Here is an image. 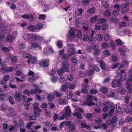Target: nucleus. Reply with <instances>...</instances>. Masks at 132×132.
<instances>
[{
  "label": "nucleus",
  "instance_id": "0e129e2a",
  "mask_svg": "<svg viewBox=\"0 0 132 132\" xmlns=\"http://www.w3.org/2000/svg\"><path fill=\"white\" fill-rule=\"evenodd\" d=\"M103 53L104 55L107 56L109 55L110 54V51L107 50H106L103 52Z\"/></svg>",
  "mask_w": 132,
  "mask_h": 132
},
{
  "label": "nucleus",
  "instance_id": "9b49d317",
  "mask_svg": "<svg viewBox=\"0 0 132 132\" xmlns=\"http://www.w3.org/2000/svg\"><path fill=\"white\" fill-rule=\"evenodd\" d=\"M126 77V72H125L124 70H123L121 71V74L120 75V78L121 80V82L124 81Z\"/></svg>",
  "mask_w": 132,
  "mask_h": 132
},
{
  "label": "nucleus",
  "instance_id": "f8f14e48",
  "mask_svg": "<svg viewBox=\"0 0 132 132\" xmlns=\"http://www.w3.org/2000/svg\"><path fill=\"white\" fill-rule=\"evenodd\" d=\"M2 70H5V72H11L13 69V68L12 67H10L9 68H7L6 66L4 65H2Z\"/></svg>",
  "mask_w": 132,
  "mask_h": 132
},
{
  "label": "nucleus",
  "instance_id": "8fccbe9b",
  "mask_svg": "<svg viewBox=\"0 0 132 132\" xmlns=\"http://www.w3.org/2000/svg\"><path fill=\"white\" fill-rule=\"evenodd\" d=\"M126 121L127 122H130L132 121V118L129 116H127L125 118Z\"/></svg>",
  "mask_w": 132,
  "mask_h": 132
},
{
  "label": "nucleus",
  "instance_id": "9d476101",
  "mask_svg": "<svg viewBox=\"0 0 132 132\" xmlns=\"http://www.w3.org/2000/svg\"><path fill=\"white\" fill-rule=\"evenodd\" d=\"M126 86L127 90L129 92H132V84L128 82V81H126Z\"/></svg>",
  "mask_w": 132,
  "mask_h": 132
},
{
  "label": "nucleus",
  "instance_id": "a19ab883",
  "mask_svg": "<svg viewBox=\"0 0 132 132\" xmlns=\"http://www.w3.org/2000/svg\"><path fill=\"white\" fill-rule=\"evenodd\" d=\"M116 109L117 112L119 114H121L122 113V111L121 108L119 106L116 107Z\"/></svg>",
  "mask_w": 132,
  "mask_h": 132
},
{
  "label": "nucleus",
  "instance_id": "3c124183",
  "mask_svg": "<svg viewBox=\"0 0 132 132\" xmlns=\"http://www.w3.org/2000/svg\"><path fill=\"white\" fill-rule=\"evenodd\" d=\"M101 46L103 48H106L108 47L109 44L106 43H104L102 44Z\"/></svg>",
  "mask_w": 132,
  "mask_h": 132
},
{
  "label": "nucleus",
  "instance_id": "f704fd0d",
  "mask_svg": "<svg viewBox=\"0 0 132 132\" xmlns=\"http://www.w3.org/2000/svg\"><path fill=\"white\" fill-rule=\"evenodd\" d=\"M58 103L61 105L66 104L67 103L63 99H59L58 100Z\"/></svg>",
  "mask_w": 132,
  "mask_h": 132
},
{
  "label": "nucleus",
  "instance_id": "a878e982",
  "mask_svg": "<svg viewBox=\"0 0 132 132\" xmlns=\"http://www.w3.org/2000/svg\"><path fill=\"white\" fill-rule=\"evenodd\" d=\"M27 28L28 30L31 31H35V27L32 25H28Z\"/></svg>",
  "mask_w": 132,
  "mask_h": 132
},
{
  "label": "nucleus",
  "instance_id": "f03ea898",
  "mask_svg": "<svg viewBox=\"0 0 132 132\" xmlns=\"http://www.w3.org/2000/svg\"><path fill=\"white\" fill-rule=\"evenodd\" d=\"M37 48V50H40L42 48L39 44L37 42H33L29 44L28 47V50L29 51L31 50V49L35 50Z\"/></svg>",
  "mask_w": 132,
  "mask_h": 132
},
{
  "label": "nucleus",
  "instance_id": "bf43d9fd",
  "mask_svg": "<svg viewBox=\"0 0 132 132\" xmlns=\"http://www.w3.org/2000/svg\"><path fill=\"white\" fill-rule=\"evenodd\" d=\"M128 11V8H123L121 10L122 13L125 14Z\"/></svg>",
  "mask_w": 132,
  "mask_h": 132
},
{
  "label": "nucleus",
  "instance_id": "c756f323",
  "mask_svg": "<svg viewBox=\"0 0 132 132\" xmlns=\"http://www.w3.org/2000/svg\"><path fill=\"white\" fill-rule=\"evenodd\" d=\"M100 90L103 93H106L108 91V89L106 87H102L100 89Z\"/></svg>",
  "mask_w": 132,
  "mask_h": 132
},
{
  "label": "nucleus",
  "instance_id": "49530a36",
  "mask_svg": "<svg viewBox=\"0 0 132 132\" xmlns=\"http://www.w3.org/2000/svg\"><path fill=\"white\" fill-rule=\"evenodd\" d=\"M26 46L24 43H21L20 44L19 46V49L22 50L26 47Z\"/></svg>",
  "mask_w": 132,
  "mask_h": 132
},
{
  "label": "nucleus",
  "instance_id": "0eeeda50",
  "mask_svg": "<svg viewBox=\"0 0 132 132\" xmlns=\"http://www.w3.org/2000/svg\"><path fill=\"white\" fill-rule=\"evenodd\" d=\"M23 38L25 40L30 43L33 41V34H25L24 35Z\"/></svg>",
  "mask_w": 132,
  "mask_h": 132
},
{
  "label": "nucleus",
  "instance_id": "4d7b16f0",
  "mask_svg": "<svg viewBox=\"0 0 132 132\" xmlns=\"http://www.w3.org/2000/svg\"><path fill=\"white\" fill-rule=\"evenodd\" d=\"M119 25L121 27H125L126 26V23L124 22H121L119 23Z\"/></svg>",
  "mask_w": 132,
  "mask_h": 132
},
{
  "label": "nucleus",
  "instance_id": "423d86ee",
  "mask_svg": "<svg viewBox=\"0 0 132 132\" xmlns=\"http://www.w3.org/2000/svg\"><path fill=\"white\" fill-rule=\"evenodd\" d=\"M24 57L25 58H28L29 57L30 59H28L27 61L28 64L31 63L33 64H35L36 62L37 61V58L32 55L30 56H24Z\"/></svg>",
  "mask_w": 132,
  "mask_h": 132
},
{
  "label": "nucleus",
  "instance_id": "5fc2aeb1",
  "mask_svg": "<svg viewBox=\"0 0 132 132\" xmlns=\"http://www.w3.org/2000/svg\"><path fill=\"white\" fill-rule=\"evenodd\" d=\"M8 107L4 105H2L1 106V109L2 111H4L6 109L7 110Z\"/></svg>",
  "mask_w": 132,
  "mask_h": 132
},
{
  "label": "nucleus",
  "instance_id": "6e6552de",
  "mask_svg": "<svg viewBox=\"0 0 132 132\" xmlns=\"http://www.w3.org/2000/svg\"><path fill=\"white\" fill-rule=\"evenodd\" d=\"M49 62V60L48 59H46L44 61H40V65L41 66L48 67Z\"/></svg>",
  "mask_w": 132,
  "mask_h": 132
},
{
  "label": "nucleus",
  "instance_id": "c85d7f7f",
  "mask_svg": "<svg viewBox=\"0 0 132 132\" xmlns=\"http://www.w3.org/2000/svg\"><path fill=\"white\" fill-rule=\"evenodd\" d=\"M96 46L95 45H92L91 46H89L87 47V50L88 52L90 51L93 48L94 49V47H96Z\"/></svg>",
  "mask_w": 132,
  "mask_h": 132
},
{
  "label": "nucleus",
  "instance_id": "dca6fc26",
  "mask_svg": "<svg viewBox=\"0 0 132 132\" xmlns=\"http://www.w3.org/2000/svg\"><path fill=\"white\" fill-rule=\"evenodd\" d=\"M34 123V122H29L27 123L26 126L27 128L30 130L34 128V126L32 125V124Z\"/></svg>",
  "mask_w": 132,
  "mask_h": 132
},
{
  "label": "nucleus",
  "instance_id": "5701e85b",
  "mask_svg": "<svg viewBox=\"0 0 132 132\" xmlns=\"http://www.w3.org/2000/svg\"><path fill=\"white\" fill-rule=\"evenodd\" d=\"M103 37L102 35L101 34H97L96 36V40L98 41H101Z\"/></svg>",
  "mask_w": 132,
  "mask_h": 132
},
{
  "label": "nucleus",
  "instance_id": "37998d69",
  "mask_svg": "<svg viewBox=\"0 0 132 132\" xmlns=\"http://www.w3.org/2000/svg\"><path fill=\"white\" fill-rule=\"evenodd\" d=\"M7 96V95L5 94H0V100L2 101H4L5 99L4 97Z\"/></svg>",
  "mask_w": 132,
  "mask_h": 132
},
{
  "label": "nucleus",
  "instance_id": "052dcab7",
  "mask_svg": "<svg viewBox=\"0 0 132 132\" xmlns=\"http://www.w3.org/2000/svg\"><path fill=\"white\" fill-rule=\"evenodd\" d=\"M67 78L70 81H71L73 79V77L70 75H69L67 76Z\"/></svg>",
  "mask_w": 132,
  "mask_h": 132
},
{
  "label": "nucleus",
  "instance_id": "2f4dec72",
  "mask_svg": "<svg viewBox=\"0 0 132 132\" xmlns=\"http://www.w3.org/2000/svg\"><path fill=\"white\" fill-rule=\"evenodd\" d=\"M81 126L83 128H85L88 130H89L90 129V126L87 125L84 123H82L81 124Z\"/></svg>",
  "mask_w": 132,
  "mask_h": 132
},
{
  "label": "nucleus",
  "instance_id": "864d4df0",
  "mask_svg": "<svg viewBox=\"0 0 132 132\" xmlns=\"http://www.w3.org/2000/svg\"><path fill=\"white\" fill-rule=\"evenodd\" d=\"M35 111L36 112H35V111L34 110V114L36 115L37 116H40V114L39 112H41L40 109H39V110H37Z\"/></svg>",
  "mask_w": 132,
  "mask_h": 132
},
{
  "label": "nucleus",
  "instance_id": "39448f33",
  "mask_svg": "<svg viewBox=\"0 0 132 132\" xmlns=\"http://www.w3.org/2000/svg\"><path fill=\"white\" fill-rule=\"evenodd\" d=\"M67 47H69L68 51L69 56H71L76 53L75 49L73 45L72 44H69L67 45Z\"/></svg>",
  "mask_w": 132,
  "mask_h": 132
},
{
  "label": "nucleus",
  "instance_id": "603ef678",
  "mask_svg": "<svg viewBox=\"0 0 132 132\" xmlns=\"http://www.w3.org/2000/svg\"><path fill=\"white\" fill-rule=\"evenodd\" d=\"M106 20H105L104 18H101L98 20V23L99 24H102Z\"/></svg>",
  "mask_w": 132,
  "mask_h": 132
},
{
  "label": "nucleus",
  "instance_id": "69168bd1",
  "mask_svg": "<svg viewBox=\"0 0 132 132\" xmlns=\"http://www.w3.org/2000/svg\"><path fill=\"white\" fill-rule=\"evenodd\" d=\"M110 45L111 48L113 50L116 49V47L114 46V44L113 41H111L110 43Z\"/></svg>",
  "mask_w": 132,
  "mask_h": 132
},
{
  "label": "nucleus",
  "instance_id": "b1692460",
  "mask_svg": "<svg viewBox=\"0 0 132 132\" xmlns=\"http://www.w3.org/2000/svg\"><path fill=\"white\" fill-rule=\"evenodd\" d=\"M33 109L35 111V112L37 110H39L40 109L39 108L38 103L36 102L34 103L33 104Z\"/></svg>",
  "mask_w": 132,
  "mask_h": 132
},
{
  "label": "nucleus",
  "instance_id": "e433bc0d",
  "mask_svg": "<svg viewBox=\"0 0 132 132\" xmlns=\"http://www.w3.org/2000/svg\"><path fill=\"white\" fill-rule=\"evenodd\" d=\"M13 99V97L11 96H10L9 98V101L10 103L12 105H14V101Z\"/></svg>",
  "mask_w": 132,
  "mask_h": 132
},
{
  "label": "nucleus",
  "instance_id": "ddd939ff",
  "mask_svg": "<svg viewBox=\"0 0 132 132\" xmlns=\"http://www.w3.org/2000/svg\"><path fill=\"white\" fill-rule=\"evenodd\" d=\"M28 75V76L32 77H30L29 78V80L31 81H33V80H34V72L31 71L30 70Z\"/></svg>",
  "mask_w": 132,
  "mask_h": 132
},
{
  "label": "nucleus",
  "instance_id": "f3484780",
  "mask_svg": "<svg viewBox=\"0 0 132 132\" xmlns=\"http://www.w3.org/2000/svg\"><path fill=\"white\" fill-rule=\"evenodd\" d=\"M100 66L102 70L106 69V65L104 62L102 60H101L99 62Z\"/></svg>",
  "mask_w": 132,
  "mask_h": 132
},
{
  "label": "nucleus",
  "instance_id": "72a5a7b5",
  "mask_svg": "<svg viewBox=\"0 0 132 132\" xmlns=\"http://www.w3.org/2000/svg\"><path fill=\"white\" fill-rule=\"evenodd\" d=\"M38 4L40 6L42 5L43 7H45V2L42 0H39L38 1Z\"/></svg>",
  "mask_w": 132,
  "mask_h": 132
},
{
  "label": "nucleus",
  "instance_id": "bb28decb",
  "mask_svg": "<svg viewBox=\"0 0 132 132\" xmlns=\"http://www.w3.org/2000/svg\"><path fill=\"white\" fill-rule=\"evenodd\" d=\"M14 37L12 36H11L10 35H8L7 37V40L9 42H12L14 40Z\"/></svg>",
  "mask_w": 132,
  "mask_h": 132
},
{
  "label": "nucleus",
  "instance_id": "de8ad7c7",
  "mask_svg": "<svg viewBox=\"0 0 132 132\" xmlns=\"http://www.w3.org/2000/svg\"><path fill=\"white\" fill-rule=\"evenodd\" d=\"M7 110L9 112L7 113V115L8 116H10L13 111V109L12 108H8Z\"/></svg>",
  "mask_w": 132,
  "mask_h": 132
},
{
  "label": "nucleus",
  "instance_id": "13d9d810",
  "mask_svg": "<svg viewBox=\"0 0 132 132\" xmlns=\"http://www.w3.org/2000/svg\"><path fill=\"white\" fill-rule=\"evenodd\" d=\"M77 37L79 38L82 37L81 32L80 30H79L77 31Z\"/></svg>",
  "mask_w": 132,
  "mask_h": 132
},
{
  "label": "nucleus",
  "instance_id": "6e6d98bb",
  "mask_svg": "<svg viewBox=\"0 0 132 132\" xmlns=\"http://www.w3.org/2000/svg\"><path fill=\"white\" fill-rule=\"evenodd\" d=\"M95 121L96 123L99 124H100L102 122V121L101 119L98 118H96L95 119Z\"/></svg>",
  "mask_w": 132,
  "mask_h": 132
},
{
  "label": "nucleus",
  "instance_id": "ea45409f",
  "mask_svg": "<svg viewBox=\"0 0 132 132\" xmlns=\"http://www.w3.org/2000/svg\"><path fill=\"white\" fill-rule=\"evenodd\" d=\"M98 16L97 15L95 16H94L91 17L90 19L91 22H94L98 18Z\"/></svg>",
  "mask_w": 132,
  "mask_h": 132
},
{
  "label": "nucleus",
  "instance_id": "09e8293b",
  "mask_svg": "<svg viewBox=\"0 0 132 132\" xmlns=\"http://www.w3.org/2000/svg\"><path fill=\"white\" fill-rule=\"evenodd\" d=\"M92 67L97 72H98L100 70L99 68L96 65H92Z\"/></svg>",
  "mask_w": 132,
  "mask_h": 132
},
{
  "label": "nucleus",
  "instance_id": "1a4fd4ad",
  "mask_svg": "<svg viewBox=\"0 0 132 132\" xmlns=\"http://www.w3.org/2000/svg\"><path fill=\"white\" fill-rule=\"evenodd\" d=\"M94 38H90L87 34H85L83 36V40L84 41L90 42L94 41Z\"/></svg>",
  "mask_w": 132,
  "mask_h": 132
},
{
  "label": "nucleus",
  "instance_id": "393cba45",
  "mask_svg": "<svg viewBox=\"0 0 132 132\" xmlns=\"http://www.w3.org/2000/svg\"><path fill=\"white\" fill-rule=\"evenodd\" d=\"M122 82H121V80L120 79H118L116 80V82L117 86L119 87L121 86L122 84Z\"/></svg>",
  "mask_w": 132,
  "mask_h": 132
},
{
  "label": "nucleus",
  "instance_id": "680f3d73",
  "mask_svg": "<svg viewBox=\"0 0 132 132\" xmlns=\"http://www.w3.org/2000/svg\"><path fill=\"white\" fill-rule=\"evenodd\" d=\"M10 76L9 75H6L4 77L3 80L4 81H7L9 79Z\"/></svg>",
  "mask_w": 132,
  "mask_h": 132
},
{
  "label": "nucleus",
  "instance_id": "aec40b11",
  "mask_svg": "<svg viewBox=\"0 0 132 132\" xmlns=\"http://www.w3.org/2000/svg\"><path fill=\"white\" fill-rule=\"evenodd\" d=\"M42 92V90H41L37 89H31L30 91L31 93L33 94H36L37 93H40Z\"/></svg>",
  "mask_w": 132,
  "mask_h": 132
},
{
  "label": "nucleus",
  "instance_id": "7ed1b4c3",
  "mask_svg": "<svg viewBox=\"0 0 132 132\" xmlns=\"http://www.w3.org/2000/svg\"><path fill=\"white\" fill-rule=\"evenodd\" d=\"M87 99V104L88 106H91L95 104V103L93 102L94 100L95 101H97V99L94 96L90 95H87L86 96Z\"/></svg>",
  "mask_w": 132,
  "mask_h": 132
},
{
  "label": "nucleus",
  "instance_id": "79ce46f5",
  "mask_svg": "<svg viewBox=\"0 0 132 132\" xmlns=\"http://www.w3.org/2000/svg\"><path fill=\"white\" fill-rule=\"evenodd\" d=\"M57 45L58 47L60 48H62L63 46L62 42L61 40L58 41Z\"/></svg>",
  "mask_w": 132,
  "mask_h": 132
},
{
  "label": "nucleus",
  "instance_id": "4be33fe9",
  "mask_svg": "<svg viewBox=\"0 0 132 132\" xmlns=\"http://www.w3.org/2000/svg\"><path fill=\"white\" fill-rule=\"evenodd\" d=\"M64 52V50L63 49L60 50L58 52L59 55H61L62 57L63 58L67 59L68 58V57L65 54H63Z\"/></svg>",
  "mask_w": 132,
  "mask_h": 132
},
{
  "label": "nucleus",
  "instance_id": "6ab92c4d",
  "mask_svg": "<svg viewBox=\"0 0 132 132\" xmlns=\"http://www.w3.org/2000/svg\"><path fill=\"white\" fill-rule=\"evenodd\" d=\"M26 77V75H23L21 76L20 79L17 78V77L15 78V79L17 81L22 82L25 80Z\"/></svg>",
  "mask_w": 132,
  "mask_h": 132
},
{
  "label": "nucleus",
  "instance_id": "7c9ffc66",
  "mask_svg": "<svg viewBox=\"0 0 132 132\" xmlns=\"http://www.w3.org/2000/svg\"><path fill=\"white\" fill-rule=\"evenodd\" d=\"M82 10L81 8L77 9L76 11L77 14L79 16H80L82 14Z\"/></svg>",
  "mask_w": 132,
  "mask_h": 132
},
{
  "label": "nucleus",
  "instance_id": "58836bf2",
  "mask_svg": "<svg viewBox=\"0 0 132 132\" xmlns=\"http://www.w3.org/2000/svg\"><path fill=\"white\" fill-rule=\"evenodd\" d=\"M53 95L51 93L49 94L48 95L47 98L48 101H51L53 99Z\"/></svg>",
  "mask_w": 132,
  "mask_h": 132
},
{
  "label": "nucleus",
  "instance_id": "20e7f679",
  "mask_svg": "<svg viewBox=\"0 0 132 132\" xmlns=\"http://www.w3.org/2000/svg\"><path fill=\"white\" fill-rule=\"evenodd\" d=\"M76 30L74 28L71 27L68 32L69 36H67V38H69V39H74L76 37L75 32Z\"/></svg>",
  "mask_w": 132,
  "mask_h": 132
},
{
  "label": "nucleus",
  "instance_id": "338daca9",
  "mask_svg": "<svg viewBox=\"0 0 132 132\" xmlns=\"http://www.w3.org/2000/svg\"><path fill=\"white\" fill-rule=\"evenodd\" d=\"M119 10H114L113 12V14L114 16H117L119 14Z\"/></svg>",
  "mask_w": 132,
  "mask_h": 132
},
{
  "label": "nucleus",
  "instance_id": "cd10ccee",
  "mask_svg": "<svg viewBox=\"0 0 132 132\" xmlns=\"http://www.w3.org/2000/svg\"><path fill=\"white\" fill-rule=\"evenodd\" d=\"M111 120L112 123V125L113 126H115L116 124L118 121L117 117H114Z\"/></svg>",
  "mask_w": 132,
  "mask_h": 132
},
{
  "label": "nucleus",
  "instance_id": "c03bdc74",
  "mask_svg": "<svg viewBox=\"0 0 132 132\" xmlns=\"http://www.w3.org/2000/svg\"><path fill=\"white\" fill-rule=\"evenodd\" d=\"M43 26V24L41 23H39L36 26V28L37 29H40L42 28Z\"/></svg>",
  "mask_w": 132,
  "mask_h": 132
},
{
  "label": "nucleus",
  "instance_id": "774afa93",
  "mask_svg": "<svg viewBox=\"0 0 132 132\" xmlns=\"http://www.w3.org/2000/svg\"><path fill=\"white\" fill-rule=\"evenodd\" d=\"M111 13L108 10H106L104 13V15L105 16H109Z\"/></svg>",
  "mask_w": 132,
  "mask_h": 132
},
{
  "label": "nucleus",
  "instance_id": "c9c22d12",
  "mask_svg": "<svg viewBox=\"0 0 132 132\" xmlns=\"http://www.w3.org/2000/svg\"><path fill=\"white\" fill-rule=\"evenodd\" d=\"M95 11V8L92 7L88 9L87 12L90 13H94Z\"/></svg>",
  "mask_w": 132,
  "mask_h": 132
},
{
  "label": "nucleus",
  "instance_id": "e2e57ef3",
  "mask_svg": "<svg viewBox=\"0 0 132 132\" xmlns=\"http://www.w3.org/2000/svg\"><path fill=\"white\" fill-rule=\"evenodd\" d=\"M115 94V93L113 92H110L108 94V96L110 97H111L113 96Z\"/></svg>",
  "mask_w": 132,
  "mask_h": 132
},
{
  "label": "nucleus",
  "instance_id": "412c9836",
  "mask_svg": "<svg viewBox=\"0 0 132 132\" xmlns=\"http://www.w3.org/2000/svg\"><path fill=\"white\" fill-rule=\"evenodd\" d=\"M65 113L67 116H70L71 114V110L69 106L66 107L65 108Z\"/></svg>",
  "mask_w": 132,
  "mask_h": 132
},
{
  "label": "nucleus",
  "instance_id": "2eb2a0df",
  "mask_svg": "<svg viewBox=\"0 0 132 132\" xmlns=\"http://www.w3.org/2000/svg\"><path fill=\"white\" fill-rule=\"evenodd\" d=\"M14 97L16 101L18 102L20 101L21 100V97L20 94L18 93L15 94Z\"/></svg>",
  "mask_w": 132,
  "mask_h": 132
},
{
  "label": "nucleus",
  "instance_id": "f257e3e1",
  "mask_svg": "<svg viewBox=\"0 0 132 132\" xmlns=\"http://www.w3.org/2000/svg\"><path fill=\"white\" fill-rule=\"evenodd\" d=\"M62 66L60 69L58 70L57 73L60 76H62L64 72L68 71V64L66 62H64L62 63Z\"/></svg>",
  "mask_w": 132,
  "mask_h": 132
},
{
  "label": "nucleus",
  "instance_id": "4468645a",
  "mask_svg": "<svg viewBox=\"0 0 132 132\" xmlns=\"http://www.w3.org/2000/svg\"><path fill=\"white\" fill-rule=\"evenodd\" d=\"M43 39V37L33 34V41L34 40H41Z\"/></svg>",
  "mask_w": 132,
  "mask_h": 132
},
{
  "label": "nucleus",
  "instance_id": "a211bd4d",
  "mask_svg": "<svg viewBox=\"0 0 132 132\" xmlns=\"http://www.w3.org/2000/svg\"><path fill=\"white\" fill-rule=\"evenodd\" d=\"M127 51V49L126 47H123V48H120L119 49V52L122 55H123L125 52Z\"/></svg>",
  "mask_w": 132,
  "mask_h": 132
},
{
  "label": "nucleus",
  "instance_id": "a18cd8bd",
  "mask_svg": "<svg viewBox=\"0 0 132 132\" xmlns=\"http://www.w3.org/2000/svg\"><path fill=\"white\" fill-rule=\"evenodd\" d=\"M116 44L118 45H121L123 43L119 39H116Z\"/></svg>",
  "mask_w": 132,
  "mask_h": 132
},
{
  "label": "nucleus",
  "instance_id": "4c0bfd02",
  "mask_svg": "<svg viewBox=\"0 0 132 132\" xmlns=\"http://www.w3.org/2000/svg\"><path fill=\"white\" fill-rule=\"evenodd\" d=\"M93 73V71L91 70H88L86 71V74L88 75H92Z\"/></svg>",
  "mask_w": 132,
  "mask_h": 132
},
{
  "label": "nucleus",
  "instance_id": "473e14b6",
  "mask_svg": "<svg viewBox=\"0 0 132 132\" xmlns=\"http://www.w3.org/2000/svg\"><path fill=\"white\" fill-rule=\"evenodd\" d=\"M73 114L74 116H76L77 117L80 119H82V117L81 114L77 112H75Z\"/></svg>",
  "mask_w": 132,
  "mask_h": 132
}]
</instances>
